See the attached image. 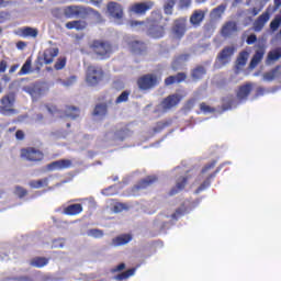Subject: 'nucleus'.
<instances>
[{
    "label": "nucleus",
    "mask_w": 281,
    "mask_h": 281,
    "mask_svg": "<svg viewBox=\"0 0 281 281\" xmlns=\"http://www.w3.org/2000/svg\"><path fill=\"white\" fill-rule=\"evenodd\" d=\"M0 113L2 115H14V94H7L0 100Z\"/></svg>",
    "instance_id": "obj_6"
},
{
    "label": "nucleus",
    "mask_w": 281,
    "mask_h": 281,
    "mask_svg": "<svg viewBox=\"0 0 281 281\" xmlns=\"http://www.w3.org/2000/svg\"><path fill=\"white\" fill-rule=\"evenodd\" d=\"M111 190H113V187H110L109 189H104L102 191V194H104L105 196H111L113 195V192H111Z\"/></svg>",
    "instance_id": "obj_59"
},
{
    "label": "nucleus",
    "mask_w": 281,
    "mask_h": 281,
    "mask_svg": "<svg viewBox=\"0 0 281 281\" xmlns=\"http://www.w3.org/2000/svg\"><path fill=\"white\" fill-rule=\"evenodd\" d=\"M5 69H8V63L5 60L0 61V74H5Z\"/></svg>",
    "instance_id": "obj_55"
},
{
    "label": "nucleus",
    "mask_w": 281,
    "mask_h": 281,
    "mask_svg": "<svg viewBox=\"0 0 281 281\" xmlns=\"http://www.w3.org/2000/svg\"><path fill=\"white\" fill-rule=\"evenodd\" d=\"M81 212H82L81 204H71L65 209V214H68V216H76L77 214H80Z\"/></svg>",
    "instance_id": "obj_26"
},
{
    "label": "nucleus",
    "mask_w": 281,
    "mask_h": 281,
    "mask_svg": "<svg viewBox=\"0 0 281 281\" xmlns=\"http://www.w3.org/2000/svg\"><path fill=\"white\" fill-rule=\"evenodd\" d=\"M270 19L271 15L269 14V11L263 12L252 24L254 32H262Z\"/></svg>",
    "instance_id": "obj_12"
},
{
    "label": "nucleus",
    "mask_w": 281,
    "mask_h": 281,
    "mask_svg": "<svg viewBox=\"0 0 281 281\" xmlns=\"http://www.w3.org/2000/svg\"><path fill=\"white\" fill-rule=\"evenodd\" d=\"M65 65H67V59L66 58H59L56 63H55V69L57 71H60V69H65Z\"/></svg>",
    "instance_id": "obj_43"
},
{
    "label": "nucleus",
    "mask_w": 281,
    "mask_h": 281,
    "mask_svg": "<svg viewBox=\"0 0 281 281\" xmlns=\"http://www.w3.org/2000/svg\"><path fill=\"white\" fill-rule=\"evenodd\" d=\"M15 137L16 139H23L25 137V134L23 133V131H18L15 133Z\"/></svg>",
    "instance_id": "obj_61"
},
{
    "label": "nucleus",
    "mask_w": 281,
    "mask_h": 281,
    "mask_svg": "<svg viewBox=\"0 0 281 281\" xmlns=\"http://www.w3.org/2000/svg\"><path fill=\"white\" fill-rule=\"evenodd\" d=\"M200 109L204 113H212V111H214L212 108H210V105H207L205 103H201Z\"/></svg>",
    "instance_id": "obj_52"
},
{
    "label": "nucleus",
    "mask_w": 281,
    "mask_h": 281,
    "mask_svg": "<svg viewBox=\"0 0 281 281\" xmlns=\"http://www.w3.org/2000/svg\"><path fill=\"white\" fill-rule=\"evenodd\" d=\"M249 58V53L241 52L237 58V69L245 67L247 65V59Z\"/></svg>",
    "instance_id": "obj_35"
},
{
    "label": "nucleus",
    "mask_w": 281,
    "mask_h": 281,
    "mask_svg": "<svg viewBox=\"0 0 281 281\" xmlns=\"http://www.w3.org/2000/svg\"><path fill=\"white\" fill-rule=\"evenodd\" d=\"M188 179H189L188 176H186L181 179H178L177 183H176L177 189H172L170 191V195L175 196V194H177L178 192H181V190H183L186 188V183H188Z\"/></svg>",
    "instance_id": "obj_25"
},
{
    "label": "nucleus",
    "mask_w": 281,
    "mask_h": 281,
    "mask_svg": "<svg viewBox=\"0 0 281 281\" xmlns=\"http://www.w3.org/2000/svg\"><path fill=\"white\" fill-rule=\"evenodd\" d=\"M67 30H85L87 27V23L85 21H70L66 23Z\"/></svg>",
    "instance_id": "obj_28"
},
{
    "label": "nucleus",
    "mask_w": 281,
    "mask_h": 281,
    "mask_svg": "<svg viewBox=\"0 0 281 281\" xmlns=\"http://www.w3.org/2000/svg\"><path fill=\"white\" fill-rule=\"evenodd\" d=\"M205 20V11L194 10L190 16V23L193 27H199L201 23Z\"/></svg>",
    "instance_id": "obj_18"
},
{
    "label": "nucleus",
    "mask_w": 281,
    "mask_h": 281,
    "mask_svg": "<svg viewBox=\"0 0 281 281\" xmlns=\"http://www.w3.org/2000/svg\"><path fill=\"white\" fill-rule=\"evenodd\" d=\"M191 3H192V0H180L181 8H190Z\"/></svg>",
    "instance_id": "obj_56"
},
{
    "label": "nucleus",
    "mask_w": 281,
    "mask_h": 281,
    "mask_svg": "<svg viewBox=\"0 0 281 281\" xmlns=\"http://www.w3.org/2000/svg\"><path fill=\"white\" fill-rule=\"evenodd\" d=\"M67 168H71V160L63 159V160H56L50 162L47 166V170L54 171V170H65Z\"/></svg>",
    "instance_id": "obj_16"
},
{
    "label": "nucleus",
    "mask_w": 281,
    "mask_h": 281,
    "mask_svg": "<svg viewBox=\"0 0 281 281\" xmlns=\"http://www.w3.org/2000/svg\"><path fill=\"white\" fill-rule=\"evenodd\" d=\"M187 23H188V18H180L175 20L173 26L171 29V32L175 38H183V36H186Z\"/></svg>",
    "instance_id": "obj_7"
},
{
    "label": "nucleus",
    "mask_w": 281,
    "mask_h": 281,
    "mask_svg": "<svg viewBox=\"0 0 281 281\" xmlns=\"http://www.w3.org/2000/svg\"><path fill=\"white\" fill-rule=\"evenodd\" d=\"M172 8H175V2L173 0H169L164 8L165 14H172Z\"/></svg>",
    "instance_id": "obj_45"
},
{
    "label": "nucleus",
    "mask_w": 281,
    "mask_h": 281,
    "mask_svg": "<svg viewBox=\"0 0 281 281\" xmlns=\"http://www.w3.org/2000/svg\"><path fill=\"white\" fill-rule=\"evenodd\" d=\"M190 58V55H181L175 61L172 63V69L173 71H177V69H181L183 63Z\"/></svg>",
    "instance_id": "obj_33"
},
{
    "label": "nucleus",
    "mask_w": 281,
    "mask_h": 281,
    "mask_svg": "<svg viewBox=\"0 0 281 281\" xmlns=\"http://www.w3.org/2000/svg\"><path fill=\"white\" fill-rule=\"evenodd\" d=\"M18 36H21L22 38H36L38 36V29L24 26L19 29Z\"/></svg>",
    "instance_id": "obj_17"
},
{
    "label": "nucleus",
    "mask_w": 281,
    "mask_h": 281,
    "mask_svg": "<svg viewBox=\"0 0 281 281\" xmlns=\"http://www.w3.org/2000/svg\"><path fill=\"white\" fill-rule=\"evenodd\" d=\"M128 207L126 206V204L124 203H116L113 207V212H115V214H120V212H124V210H127Z\"/></svg>",
    "instance_id": "obj_47"
},
{
    "label": "nucleus",
    "mask_w": 281,
    "mask_h": 281,
    "mask_svg": "<svg viewBox=\"0 0 281 281\" xmlns=\"http://www.w3.org/2000/svg\"><path fill=\"white\" fill-rule=\"evenodd\" d=\"M29 93L33 98V100H38L41 95H44L45 90L43 89V87H41V85H36L29 90Z\"/></svg>",
    "instance_id": "obj_27"
},
{
    "label": "nucleus",
    "mask_w": 281,
    "mask_h": 281,
    "mask_svg": "<svg viewBox=\"0 0 281 281\" xmlns=\"http://www.w3.org/2000/svg\"><path fill=\"white\" fill-rule=\"evenodd\" d=\"M155 181H157V177L149 176L146 179L142 180L136 188L137 190H144V188H148V186H151V183H155Z\"/></svg>",
    "instance_id": "obj_31"
},
{
    "label": "nucleus",
    "mask_w": 281,
    "mask_h": 281,
    "mask_svg": "<svg viewBox=\"0 0 281 281\" xmlns=\"http://www.w3.org/2000/svg\"><path fill=\"white\" fill-rule=\"evenodd\" d=\"M47 259L43 257H37L31 261L32 267H37L41 269L42 267H45L47 265Z\"/></svg>",
    "instance_id": "obj_37"
},
{
    "label": "nucleus",
    "mask_w": 281,
    "mask_h": 281,
    "mask_svg": "<svg viewBox=\"0 0 281 281\" xmlns=\"http://www.w3.org/2000/svg\"><path fill=\"white\" fill-rule=\"evenodd\" d=\"M236 32H238V24L234 21L226 22L222 27V36H224V38L234 36Z\"/></svg>",
    "instance_id": "obj_14"
},
{
    "label": "nucleus",
    "mask_w": 281,
    "mask_h": 281,
    "mask_svg": "<svg viewBox=\"0 0 281 281\" xmlns=\"http://www.w3.org/2000/svg\"><path fill=\"white\" fill-rule=\"evenodd\" d=\"M106 14L109 19L114 20V23L122 25L124 19V8L117 2H109L106 5Z\"/></svg>",
    "instance_id": "obj_4"
},
{
    "label": "nucleus",
    "mask_w": 281,
    "mask_h": 281,
    "mask_svg": "<svg viewBox=\"0 0 281 281\" xmlns=\"http://www.w3.org/2000/svg\"><path fill=\"white\" fill-rule=\"evenodd\" d=\"M131 240H133V237L130 234L120 235L112 240V245L113 247H122V245H127Z\"/></svg>",
    "instance_id": "obj_22"
},
{
    "label": "nucleus",
    "mask_w": 281,
    "mask_h": 281,
    "mask_svg": "<svg viewBox=\"0 0 281 281\" xmlns=\"http://www.w3.org/2000/svg\"><path fill=\"white\" fill-rule=\"evenodd\" d=\"M21 156L27 161H43L44 155L35 148L22 149Z\"/></svg>",
    "instance_id": "obj_11"
},
{
    "label": "nucleus",
    "mask_w": 281,
    "mask_h": 281,
    "mask_svg": "<svg viewBox=\"0 0 281 281\" xmlns=\"http://www.w3.org/2000/svg\"><path fill=\"white\" fill-rule=\"evenodd\" d=\"M87 235L91 238H102V236H104V233L98 228H92L87 232Z\"/></svg>",
    "instance_id": "obj_40"
},
{
    "label": "nucleus",
    "mask_w": 281,
    "mask_h": 281,
    "mask_svg": "<svg viewBox=\"0 0 281 281\" xmlns=\"http://www.w3.org/2000/svg\"><path fill=\"white\" fill-rule=\"evenodd\" d=\"M214 166H216V162H215V161H213V162L206 165V166L202 169V175H205V172H206L207 170H212V168H214Z\"/></svg>",
    "instance_id": "obj_54"
},
{
    "label": "nucleus",
    "mask_w": 281,
    "mask_h": 281,
    "mask_svg": "<svg viewBox=\"0 0 281 281\" xmlns=\"http://www.w3.org/2000/svg\"><path fill=\"white\" fill-rule=\"evenodd\" d=\"M128 100V92H122L115 100L116 104H122V102H126Z\"/></svg>",
    "instance_id": "obj_44"
},
{
    "label": "nucleus",
    "mask_w": 281,
    "mask_h": 281,
    "mask_svg": "<svg viewBox=\"0 0 281 281\" xmlns=\"http://www.w3.org/2000/svg\"><path fill=\"white\" fill-rule=\"evenodd\" d=\"M131 276H135V269H130L125 272H122L121 274L114 277V280H128Z\"/></svg>",
    "instance_id": "obj_38"
},
{
    "label": "nucleus",
    "mask_w": 281,
    "mask_h": 281,
    "mask_svg": "<svg viewBox=\"0 0 281 281\" xmlns=\"http://www.w3.org/2000/svg\"><path fill=\"white\" fill-rule=\"evenodd\" d=\"M25 47H27V43L22 42V41L16 43V48L18 49H25Z\"/></svg>",
    "instance_id": "obj_57"
},
{
    "label": "nucleus",
    "mask_w": 281,
    "mask_h": 281,
    "mask_svg": "<svg viewBox=\"0 0 281 281\" xmlns=\"http://www.w3.org/2000/svg\"><path fill=\"white\" fill-rule=\"evenodd\" d=\"M93 115H97V117H104V115H106V104H98L94 108Z\"/></svg>",
    "instance_id": "obj_36"
},
{
    "label": "nucleus",
    "mask_w": 281,
    "mask_h": 281,
    "mask_svg": "<svg viewBox=\"0 0 281 281\" xmlns=\"http://www.w3.org/2000/svg\"><path fill=\"white\" fill-rule=\"evenodd\" d=\"M179 102H181V97L179 94L169 95L158 105V111H170V109L177 106Z\"/></svg>",
    "instance_id": "obj_10"
},
{
    "label": "nucleus",
    "mask_w": 281,
    "mask_h": 281,
    "mask_svg": "<svg viewBox=\"0 0 281 281\" xmlns=\"http://www.w3.org/2000/svg\"><path fill=\"white\" fill-rule=\"evenodd\" d=\"M236 105L234 104V101H231L229 103H228V105H225V103H224V108H223V110L224 111H229V109H234Z\"/></svg>",
    "instance_id": "obj_60"
},
{
    "label": "nucleus",
    "mask_w": 281,
    "mask_h": 281,
    "mask_svg": "<svg viewBox=\"0 0 281 281\" xmlns=\"http://www.w3.org/2000/svg\"><path fill=\"white\" fill-rule=\"evenodd\" d=\"M64 14L67 19H85L87 14H94L100 18V12L92 8H85L80 5H69L64 9Z\"/></svg>",
    "instance_id": "obj_2"
},
{
    "label": "nucleus",
    "mask_w": 281,
    "mask_h": 281,
    "mask_svg": "<svg viewBox=\"0 0 281 281\" xmlns=\"http://www.w3.org/2000/svg\"><path fill=\"white\" fill-rule=\"evenodd\" d=\"M49 182L48 178L42 179V180H34L30 182L31 188H44V186H47Z\"/></svg>",
    "instance_id": "obj_39"
},
{
    "label": "nucleus",
    "mask_w": 281,
    "mask_h": 281,
    "mask_svg": "<svg viewBox=\"0 0 281 281\" xmlns=\"http://www.w3.org/2000/svg\"><path fill=\"white\" fill-rule=\"evenodd\" d=\"M251 93V83H246L241 87H239L237 91V100H247V97Z\"/></svg>",
    "instance_id": "obj_21"
},
{
    "label": "nucleus",
    "mask_w": 281,
    "mask_h": 281,
    "mask_svg": "<svg viewBox=\"0 0 281 281\" xmlns=\"http://www.w3.org/2000/svg\"><path fill=\"white\" fill-rule=\"evenodd\" d=\"M54 249H63V247H65V239H55L53 241V246Z\"/></svg>",
    "instance_id": "obj_48"
},
{
    "label": "nucleus",
    "mask_w": 281,
    "mask_h": 281,
    "mask_svg": "<svg viewBox=\"0 0 281 281\" xmlns=\"http://www.w3.org/2000/svg\"><path fill=\"white\" fill-rule=\"evenodd\" d=\"M159 83V79L155 75H145L140 79H138V87L143 91L148 89H153V87Z\"/></svg>",
    "instance_id": "obj_8"
},
{
    "label": "nucleus",
    "mask_w": 281,
    "mask_h": 281,
    "mask_svg": "<svg viewBox=\"0 0 281 281\" xmlns=\"http://www.w3.org/2000/svg\"><path fill=\"white\" fill-rule=\"evenodd\" d=\"M104 78V71L98 66H88L86 70V82L89 87H97L102 82Z\"/></svg>",
    "instance_id": "obj_3"
},
{
    "label": "nucleus",
    "mask_w": 281,
    "mask_h": 281,
    "mask_svg": "<svg viewBox=\"0 0 281 281\" xmlns=\"http://www.w3.org/2000/svg\"><path fill=\"white\" fill-rule=\"evenodd\" d=\"M128 48L131 49L132 54H136L139 56L146 53V44L144 42H139L137 40H133L127 42Z\"/></svg>",
    "instance_id": "obj_13"
},
{
    "label": "nucleus",
    "mask_w": 281,
    "mask_h": 281,
    "mask_svg": "<svg viewBox=\"0 0 281 281\" xmlns=\"http://www.w3.org/2000/svg\"><path fill=\"white\" fill-rule=\"evenodd\" d=\"M225 10H227V4H220L211 11L210 19L212 21H221L223 19V14H225Z\"/></svg>",
    "instance_id": "obj_19"
},
{
    "label": "nucleus",
    "mask_w": 281,
    "mask_h": 281,
    "mask_svg": "<svg viewBox=\"0 0 281 281\" xmlns=\"http://www.w3.org/2000/svg\"><path fill=\"white\" fill-rule=\"evenodd\" d=\"M281 59V47L276 48L274 50H270L268 53V57H267V65H271V63H274L276 60H280Z\"/></svg>",
    "instance_id": "obj_24"
},
{
    "label": "nucleus",
    "mask_w": 281,
    "mask_h": 281,
    "mask_svg": "<svg viewBox=\"0 0 281 281\" xmlns=\"http://www.w3.org/2000/svg\"><path fill=\"white\" fill-rule=\"evenodd\" d=\"M276 74H278V69H274V70H271V71H269V72H266V74L263 75V80H265L266 82H271L272 80L276 79Z\"/></svg>",
    "instance_id": "obj_41"
},
{
    "label": "nucleus",
    "mask_w": 281,
    "mask_h": 281,
    "mask_svg": "<svg viewBox=\"0 0 281 281\" xmlns=\"http://www.w3.org/2000/svg\"><path fill=\"white\" fill-rule=\"evenodd\" d=\"M78 78L76 76L69 77L67 80L61 81V85L64 87H72V85H76Z\"/></svg>",
    "instance_id": "obj_42"
},
{
    "label": "nucleus",
    "mask_w": 281,
    "mask_h": 281,
    "mask_svg": "<svg viewBox=\"0 0 281 281\" xmlns=\"http://www.w3.org/2000/svg\"><path fill=\"white\" fill-rule=\"evenodd\" d=\"M15 194L20 199H23V196H25V194H27V191L25 189H23L22 187H16L15 188Z\"/></svg>",
    "instance_id": "obj_50"
},
{
    "label": "nucleus",
    "mask_w": 281,
    "mask_h": 281,
    "mask_svg": "<svg viewBox=\"0 0 281 281\" xmlns=\"http://www.w3.org/2000/svg\"><path fill=\"white\" fill-rule=\"evenodd\" d=\"M155 5V3L153 1H146V2H138L135 4H132L128 8V12H132L133 14H146V12H148V10H153V7Z\"/></svg>",
    "instance_id": "obj_9"
},
{
    "label": "nucleus",
    "mask_w": 281,
    "mask_h": 281,
    "mask_svg": "<svg viewBox=\"0 0 281 281\" xmlns=\"http://www.w3.org/2000/svg\"><path fill=\"white\" fill-rule=\"evenodd\" d=\"M183 214H186V211L183 209H178L172 215L171 218H173L175 221H177V218H179L180 216H183Z\"/></svg>",
    "instance_id": "obj_51"
},
{
    "label": "nucleus",
    "mask_w": 281,
    "mask_h": 281,
    "mask_svg": "<svg viewBox=\"0 0 281 281\" xmlns=\"http://www.w3.org/2000/svg\"><path fill=\"white\" fill-rule=\"evenodd\" d=\"M234 52H236V48L234 46H227L223 48V50L218 54V61L222 65H227L229 60H232V56H234Z\"/></svg>",
    "instance_id": "obj_15"
},
{
    "label": "nucleus",
    "mask_w": 281,
    "mask_h": 281,
    "mask_svg": "<svg viewBox=\"0 0 281 281\" xmlns=\"http://www.w3.org/2000/svg\"><path fill=\"white\" fill-rule=\"evenodd\" d=\"M256 41H258V37L256 36V34H251L247 37L246 43L247 45H254Z\"/></svg>",
    "instance_id": "obj_53"
},
{
    "label": "nucleus",
    "mask_w": 281,
    "mask_h": 281,
    "mask_svg": "<svg viewBox=\"0 0 281 281\" xmlns=\"http://www.w3.org/2000/svg\"><path fill=\"white\" fill-rule=\"evenodd\" d=\"M130 25L136 32H146L151 38H164V34H166L164 26L159 25V22L155 20L131 21Z\"/></svg>",
    "instance_id": "obj_1"
},
{
    "label": "nucleus",
    "mask_w": 281,
    "mask_h": 281,
    "mask_svg": "<svg viewBox=\"0 0 281 281\" xmlns=\"http://www.w3.org/2000/svg\"><path fill=\"white\" fill-rule=\"evenodd\" d=\"M125 268H126V265L121 263L115 269H113V271H123V269H125Z\"/></svg>",
    "instance_id": "obj_62"
},
{
    "label": "nucleus",
    "mask_w": 281,
    "mask_h": 281,
    "mask_svg": "<svg viewBox=\"0 0 281 281\" xmlns=\"http://www.w3.org/2000/svg\"><path fill=\"white\" fill-rule=\"evenodd\" d=\"M262 58H265V49L260 48L258 50H256L249 67L250 69H256V67H258V65L260 64V60H262Z\"/></svg>",
    "instance_id": "obj_23"
},
{
    "label": "nucleus",
    "mask_w": 281,
    "mask_h": 281,
    "mask_svg": "<svg viewBox=\"0 0 281 281\" xmlns=\"http://www.w3.org/2000/svg\"><path fill=\"white\" fill-rule=\"evenodd\" d=\"M260 12H262V8H252L251 9V14L252 16H258V14H260Z\"/></svg>",
    "instance_id": "obj_58"
},
{
    "label": "nucleus",
    "mask_w": 281,
    "mask_h": 281,
    "mask_svg": "<svg viewBox=\"0 0 281 281\" xmlns=\"http://www.w3.org/2000/svg\"><path fill=\"white\" fill-rule=\"evenodd\" d=\"M80 116V110L75 106H68L65 111V117H70V120H76Z\"/></svg>",
    "instance_id": "obj_32"
},
{
    "label": "nucleus",
    "mask_w": 281,
    "mask_h": 281,
    "mask_svg": "<svg viewBox=\"0 0 281 281\" xmlns=\"http://www.w3.org/2000/svg\"><path fill=\"white\" fill-rule=\"evenodd\" d=\"M186 80V74L179 72L176 76H170L165 80V85L169 87V85H175V82H183Z\"/></svg>",
    "instance_id": "obj_29"
},
{
    "label": "nucleus",
    "mask_w": 281,
    "mask_h": 281,
    "mask_svg": "<svg viewBox=\"0 0 281 281\" xmlns=\"http://www.w3.org/2000/svg\"><path fill=\"white\" fill-rule=\"evenodd\" d=\"M58 48L57 47H49L44 50V63L45 65H52L56 56H58Z\"/></svg>",
    "instance_id": "obj_20"
},
{
    "label": "nucleus",
    "mask_w": 281,
    "mask_h": 281,
    "mask_svg": "<svg viewBox=\"0 0 281 281\" xmlns=\"http://www.w3.org/2000/svg\"><path fill=\"white\" fill-rule=\"evenodd\" d=\"M90 47L92 52H94V54H97V56L101 58V60H104V58H109L111 56V52H112L111 44L106 42L94 41L92 42Z\"/></svg>",
    "instance_id": "obj_5"
},
{
    "label": "nucleus",
    "mask_w": 281,
    "mask_h": 281,
    "mask_svg": "<svg viewBox=\"0 0 281 281\" xmlns=\"http://www.w3.org/2000/svg\"><path fill=\"white\" fill-rule=\"evenodd\" d=\"M92 2V5H95L97 8H100V4L102 3V0H90Z\"/></svg>",
    "instance_id": "obj_63"
},
{
    "label": "nucleus",
    "mask_w": 281,
    "mask_h": 281,
    "mask_svg": "<svg viewBox=\"0 0 281 281\" xmlns=\"http://www.w3.org/2000/svg\"><path fill=\"white\" fill-rule=\"evenodd\" d=\"M45 109L48 111V113H50L52 115H54L56 113V108H49V106H45Z\"/></svg>",
    "instance_id": "obj_64"
},
{
    "label": "nucleus",
    "mask_w": 281,
    "mask_h": 281,
    "mask_svg": "<svg viewBox=\"0 0 281 281\" xmlns=\"http://www.w3.org/2000/svg\"><path fill=\"white\" fill-rule=\"evenodd\" d=\"M205 74H206L205 68H203V66H198L192 71V78L193 80H201V78H203Z\"/></svg>",
    "instance_id": "obj_34"
},
{
    "label": "nucleus",
    "mask_w": 281,
    "mask_h": 281,
    "mask_svg": "<svg viewBox=\"0 0 281 281\" xmlns=\"http://www.w3.org/2000/svg\"><path fill=\"white\" fill-rule=\"evenodd\" d=\"M29 74H32V58H27L18 72L19 76H27Z\"/></svg>",
    "instance_id": "obj_30"
},
{
    "label": "nucleus",
    "mask_w": 281,
    "mask_h": 281,
    "mask_svg": "<svg viewBox=\"0 0 281 281\" xmlns=\"http://www.w3.org/2000/svg\"><path fill=\"white\" fill-rule=\"evenodd\" d=\"M206 188H210V178H207L195 191V194H199V192H203V190H206Z\"/></svg>",
    "instance_id": "obj_49"
},
{
    "label": "nucleus",
    "mask_w": 281,
    "mask_h": 281,
    "mask_svg": "<svg viewBox=\"0 0 281 281\" xmlns=\"http://www.w3.org/2000/svg\"><path fill=\"white\" fill-rule=\"evenodd\" d=\"M280 24H281V18H274L270 23V29L272 30V32H276L278 27H280Z\"/></svg>",
    "instance_id": "obj_46"
}]
</instances>
